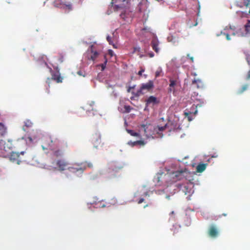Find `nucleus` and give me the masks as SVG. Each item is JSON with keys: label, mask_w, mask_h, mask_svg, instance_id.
<instances>
[{"label": "nucleus", "mask_w": 250, "mask_h": 250, "mask_svg": "<svg viewBox=\"0 0 250 250\" xmlns=\"http://www.w3.org/2000/svg\"><path fill=\"white\" fill-rule=\"evenodd\" d=\"M108 169H109V172H111V171L117 172L118 171V170L121 169V167H116L115 165L113 164L111 165V166H110V167H109Z\"/></svg>", "instance_id": "obj_17"}, {"label": "nucleus", "mask_w": 250, "mask_h": 250, "mask_svg": "<svg viewBox=\"0 0 250 250\" xmlns=\"http://www.w3.org/2000/svg\"><path fill=\"white\" fill-rule=\"evenodd\" d=\"M106 40L110 44H112L111 38L109 36L106 37Z\"/></svg>", "instance_id": "obj_28"}, {"label": "nucleus", "mask_w": 250, "mask_h": 250, "mask_svg": "<svg viewBox=\"0 0 250 250\" xmlns=\"http://www.w3.org/2000/svg\"><path fill=\"white\" fill-rule=\"evenodd\" d=\"M29 140H30V141H32V139H31V138L29 137Z\"/></svg>", "instance_id": "obj_49"}, {"label": "nucleus", "mask_w": 250, "mask_h": 250, "mask_svg": "<svg viewBox=\"0 0 250 250\" xmlns=\"http://www.w3.org/2000/svg\"><path fill=\"white\" fill-rule=\"evenodd\" d=\"M198 82H200V81L199 80H195V79H194V80H193L192 81V84H195V83H197Z\"/></svg>", "instance_id": "obj_37"}, {"label": "nucleus", "mask_w": 250, "mask_h": 250, "mask_svg": "<svg viewBox=\"0 0 250 250\" xmlns=\"http://www.w3.org/2000/svg\"><path fill=\"white\" fill-rule=\"evenodd\" d=\"M245 32L246 35L250 34V20H248L247 23L244 25Z\"/></svg>", "instance_id": "obj_15"}, {"label": "nucleus", "mask_w": 250, "mask_h": 250, "mask_svg": "<svg viewBox=\"0 0 250 250\" xmlns=\"http://www.w3.org/2000/svg\"><path fill=\"white\" fill-rule=\"evenodd\" d=\"M144 200H144V198H141V199H139V200L138 201V203L139 204H141L142 203H143V202L144 201Z\"/></svg>", "instance_id": "obj_39"}, {"label": "nucleus", "mask_w": 250, "mask_h": 250, "mask_svg": "<svg viewBox=\"0 0 250 250\" xmlns=\"http://www.w3.org/2000/svg\"><path fill=\"white\" fill-rule=\"evenodd\" d=\"M144 69H141V70H140L139 72H138V74L140 76H141L142 75V73L143 72H144Z\"/></svg>", "instance_id": "obj_38"}, {"label": "nucleus", "mask_w": 250, "mask_h": 250, "mask_svg": "<svg viewBox=\"0 0 250 250\" xmlns=\"http://www.w3.org/2000/svg\"><path fill=\"white\" fill-rule=\"evenodd\" d=\"M249 13L250 14V7L249 11Z\"/></svg>", "instance_id": "obj_50"}, {"label": "nucleus", "mask_w": 250, "mask_h": 250, "mask_svg": "<svg viewBox=\"0 0 250 250\" xmlns=\"http://www.w3.org/2000/svg\"><path fill=\"white\" fill-rule=\"evenodd\" d=\"M145 144L146 143L144 141L140 140L134 142L133 143V145L134 146L136 145H139L141 146H144L145 145Z\"/></svg>", "instance_id": "obj_23"}, {"label": "nucleus", "mask_w": 250, "mask_h": 250, "mask_svg": "<svg viewBox=\"0 0 250 250\" xmlns=\"http://www.w3.org/2000/svg\"><path fill=\"white\" fill-rule=\"evenodd\" d=\"M161 73V70H157L156 71V72H155V76L156 77H158L159 76H160V73Z\"/></svg>", "instance_id": "obj_33"}, {"label": "nucleus", "mask_w": 250, "mask_h": 250, "mask_svg": "<svg viewBox=\"0 0 250 250\" xmlns=\"http://www.w3.org/2000/svg\"><path fill=\"white\" fill-rule=\"evenodd\" d=\"M123 2H125L126 4H128L130 0H122Z\"/></svg>", "instance_id": "obj_41"}, {"label": "nucleus", "mask_w": 250, "mask_h": 250, "mask_svg": "<svg viewBox=\"0 0 250 250\" xmlns=\"http://www.w3.org/2000/svg\"><path fill=\"white\" fill-rule=\"evenodd\" d=\"M200 10V4L199 1H198V13H197L198 16H199Z\"/></svg>", "instance_id": "obj_34"}, {"label": "nucleus", "mask_w": 250, "mask_h": 250, "mask_svg": "<svg viewBox=\"0 0 250 250\" xmlns=\"http://www.w3.org/2000/svg\"><path fill=\"white\" fill-rule=\"evenodd\" d=\"M7 133V128L1 123H0V135L4 136Z\"/></svg>", "instance_id": "obj_14"}, {"label": "nucleus", "mask_w": 250, "mask_h": 250, "mask_svg": "<svg viewBox=\"0 0 250 250\" xmlns=\"http://www.w3.org/2000/svg\"><path fill=\"white\" fill-rule=\"evenodd\" d=\"M124 109H125V112L128 113L131 111V110L132 109V108L129 105H125Z\"/></svg>", "instance_id": "obj_24"}, {"label": "nucleus", "mask_w": 250, "mask_h": 250, "mask_svg": "<svg viewBox=\"0 0 250 250\" xmlns=\"http://www.w3.org/2000/svg\"><path fill=\"white\" fill-rule=\"evenodd\" d=\"M222 215H223V216H226L227 215V214H226L224 213V214H222Z\"/></svg>", "instance_id": "obj_48"}, {"label": "nucleus", "mask_w": 250, "mask_h": 250, "mask_svg": "<svg viewBox=\"0 0 250 250\" xmlns=\"http://www.w3.org/2000/svg\"><path fill=\"white\" fill-rule=\"evenodd\" d=\"M24 153L23 151L21 152L20 154L18 152H12L9 157L10 161L19 165L22 161V159L20 157V154L23 155Z\"/></svg>", "instance_id": "obj_2"}, {"label": "nucleus", "mask_w": 250, "mask_h": 250, "mask_svg": "<svg viewBox=\"0 0 250 250\" xmlns=\"http://www.w3.org/2000/svg\"><path fill=\"white\" fill-rule=\"evenodd\" d=\"M206 164H200L196 167V171L198 172L201 173L204 171L207 167Z\"/></svg>", "instance_id": "obj_13"}, {"label": "nucleus", "mask_w": 250, "mask_h": 250, "mask_svg": "<svg viewBox=\"0 0 250 250\" xmlns=\"http://www.w3.org/2000/svg\"><path fill=\"white\" fill-rule=\"evenodd\" d=\"M3 144V141L2 140H0V144Z\"/></svg>", "instance_id": "obj_46"}, {"label": "nucleus", "mask_w": 250, "mask_h": 250, "mask_svg": "<svg viewBox=\"0 0 250 250\" xmlns=\"http://www.w3.org/2000/svg\"><path fill=\"white\" fill-rule=\"evenodd\" d=\"M159 42L157 39H153L151 42V46L152 49L157 53L159 52Z\"/></svg>", "instance_id": "obj_11"}, {"label": "nucleus", "mask_w": 250, "mask_h": 250, "mask_svg": "<svg viewBox=\"0 0 250 250\" xmlns=\"http://www.w3.org/2000/svg\"><path fill=\"white\" fill-rule=\"evenodd\" d=\"M55 145L58 146V147L62 149L64 148V147H67L68 146L66 142L60 141L57 139H53L49 136H46L43 138L42 140V145L43 150L48 149H51Z\"/></svg>", "instance_id": "obj_1"}, {"label": "nucleus", "mask_w": 250, "mask_h": 250, "mask_svg": "<svg viewBox=\"0 0 250 250\" xmlns=\"http://www.w3.org/2000/svg\"><path fill=\"white\" fill-rule=\"evenodd\" d=\"M127 131L132 136H139V134L134 132L133 130L127 129Z\"/></svg>", "instance_id": "obj_21"}, {"label": "nucleus", "mask_w": 250, "mask_h": 250, "mask_svg": "<svg viewBox=\"0 0 250 250\" xmlns=\"http://www.w3.org/2000/svg\"><path fill=\"white\" fill-rule=\"evenodd\" d=\"M150 126V124H146L144 125L143 124L141 125L140 129L141 130H143L144 132V133L146 135L148 136L149 135H150V133L148 131V129L149 127Z\"/></svg>", "instance_id": "obj_12"}, {"label": "nucleus", "mask_w": 250, "mask_h": 250, "mask_svg": "<svg viewBox=\"0 0 250 250\" xmlns=\"http://www.w3.org/2000/svg\"><path fill=\"white\" fill-rule=\"evenodd\" d=\"M166 128V125L163 126H158V129L159 131H163Z\"/></svg>", "instance_id": "obj_30"}, {"label": "nucleus", "mask_w": 250, "mask_h": 250, "mask_svg": "<svg viewBox=\"0 0 250 250\" xmlns=\"http://www.w3.org/2000/svg\"><path fill=\"white\" fill-rule=\"evenodd\" d=\"M88 52H90L92 55L90 56V58H88L89 60H91L94 61L98 56L99 53L97 51L94 50V45H91L90 47V48L87 51Z\"/></svg>", "instance_id": "obj_9"}, {"label": "nucleus", "mask_w": 250, "mask_h": 250, "mask_svg": "<svg viewBox=\"0 0 250 250\" xmlns=\"http://www.w3.org/2000/svg\"><path fill=\"white\" fill-rule=\"evenodd\" d=\"M67 169L71 172H76L77 171H81L83 172L86 169L85 164H75L72 167H69Z\"/></svg>", "instance_id": "obj_3"}, {"label": "nucleus", "mask_w": 250, "mask_h": 250, "mask_svg": "<svg viewBox=\"0 0 250 250\" xmlns=\"http://www.w3.org/2000/svg\"><path fill=\"white\" fill-rule=\"evenodd\" d=\"M148 55L149 57H150V58H152L154 56V53L153 52L149 53L148 54Z\"/></svg>", "instance_id": "obj_40"}, {"label": "nucleus", "mask_w": 250, "mask_h": 250, "mask_svg": "<svg viewBox=\"0 0 250 250\" xmlns=\"http://www.w3.org/2000/svg\"><path fill=\"white\" fill-rule=\"evenodd\" d=\"M224 34L226 36V39L227 40H228V41L230 40V36L228 34L224 33Z\"/></svg>", "instance_id": "obj_36"}, {"label": "nucleus", "mask_w": 250, "mask_h": 250, "mask_svg": "<svg viewBox=\"0 0 250 250\" xmlns=\"http://www.w3.org/2000/svg\"><path fill=\"white\" fill-rule=\"evenodd\" d=\"M167 198L168 199H170V196H167Z\"/></svg>", "instance_id": "obj_47"}, {"label": "nucleus", "mask_w": 250, "mask_h": 250, "mask_svg": "<svg viewBox=\"0 0 250 250\" xmlns=\"http://www.w3.org/2000/svg\"><path fill=\"white\" fill-rule=\"evenodd\" d=\"M187 57L189 58L192 62H194V58L193 57H190L189 54H188L187 55Z\"/></svg>", "instance_id": "obj_35"}, {"label": "nucleus", "mask_w": 250, "mask_h": 250, "mask_svg": "<svg viewBox=\"0 0 250 250\" xmlns=\"http://www.w3.org/2000/svg\"><path fill=\"white\" fill-rule=\"evenodd\" d=\"M134 88V86L133 87H129L127 89V92H130L131 89Z\"/></svg>", "instance_id": "obj_42"}, {"label": "nucleus", "mask_w": 250, "mask_h": 250, "mask_svg": "<svg viewBox=\"0 0 250 250\" xmlns=\"http://www.w3.org/2000/svg\"><path fill=\"white\" fill-rule=\"evenodd\" d=\"M192 114V112L189 111L188 109H187L184 112V115H185V117L188 118V121H191L193 119V118L191 116V114Z\"/></svg>", "instance_id": "obj_16"}, {"label": "nucleus", "mask_w": 250, "mask_h": 250, "mask_svg": "<svg viewBox=\"0 0 250 250\" xmlns=\"http://www.w3.org/2000/svg\"><path fill=\"white\" fill-rule=\"evenodd\" d=\"M51 80L55 81L57 83H60L62 82L63 78L61 76L60 73L57 72L52 73L51 78H47L46 82L49 83Z\"/></svg>", "instance_id": "obj_7"}, {"label": "nucleus", "mask_w": 250, "mask_h": 250, "mask_svg": "<svg viewBox=\"0 0 250 250\" xmlns=\"http://www.w3.org/2000/svg\"><path fill=\"white\" fill-rule=\"evenodd\" d=\"M107 62V59H105V60L104 63L101 64L102 70H104L105 69Z\"/></svg>", "instance_id": "obj_27"}, {"label": "nucleus", "mask_w": 250, "mask_h": 250, "mask_svg": "<svg viewBox=\"0 0 250 250\" xmlns=\"http://www.w3.org/2000/svg\"><path fill=\"white\" fill-rule=\"evenodd\" d=\"M82 164H85L87 167L92 168L93 167V165L91 163L89 162H85V163H82Z\"/></svg>", "instance_id": "obj_25"}, {"label": "nucleus", "mask_w": 250, "mask_h": 250, "mask_svg": "<svg viewBox=\"0 0 250 250\" xmlns=\"http://www.w3.org/2000/svg\"><path fill=\"white\" fill-rule=\"evenodd\" d=\"M168 92L169 93L173 92L174 93L175 92V89L173 87H169L168 89Z\"/></svg>", "instance_id": "obj_29"}, {"label": "nucleus", "mask_w": 250, "mask_h": 250, "mask_svg": "<svg viewBox=\"0 0 250 250\" xmlns=\"http://www.w3.org/2000/svg\"><path fill=\"white\" fill-rule=\"evenodd\" d=\"M133 53H134L135 52H139L140 51V48L138 47H135L133 48Z\"/></svg>", "instance_id": "obj_31"}, {"label": "nucleus", "mask_w": 250, "mask_h": 250, "mask_svg": "<svg viewBox=\"0 0 250 250\" xmlns=\"http://www.w3.org/2000/svg\"><path fill=\"white\" fill-rule=\"evenodd\" d=\"M105 207V205L104 204L101 205V207L104 208Z\"/></svg>", "instance_id": "obj_45"}, {"label": "nucleus", "mask_w": 250, "mask_h": 250, "mask_svg": "<svg viewBox=\"0 0 250 250\" xmlns=\"http://www.w3.org/2000/svg\"><path fill=\"white\" fill-rule=\"evenodd\" d=\"M56 165L59 170L63 171L67 168L69 163L64 159H59L57 161Z\"/></svg>", "instance_id": "obj_4"}, {"label": "nucleus", "mask_w": 250, "mask_h": 250, "mask_svg": "<svg viewBox=\"0 0 250 250\" xmlns=\"http://www.w3.org/2000/svg\"><path fill=\"white\" fill-rule=\"evenodd\" d=\"M77 74L79 75H82V72L79 71L77 72Z\"/></svg>", "instance_id": "obj_44"}, {"label": "nucleus", "mask_w": 250, "mask_h": 250, "mask_svg": "<svg viewBox=\"0 0 250 250\" xmlns=\"http://www.w3.org/2000/svg\"><path fill=\"white\" fill-rule=\"evenodd\" d=\"M153 82L152 81H149L148 82L142 84L140 90L139 92H142L145 90L149 91L153 88Z\"/></svg>", "instance_id": "obj_8"}, {"label": "nucleus", "mask_w": 250, "mask_h": 250, "mask_svg": "<svg viewBox=\"0 0 250 250\" xmlns=\"http://www.w3.org/2000/svg\"><path fill=\"white\" fill-rule=\"evenodd\" d=\"M108 54H109L111 57H112V56H113L114 55V52H113V51L112 50H111V49L108 50Z\"/></svg>", "instance_id": "obj_32"}, {"label": "nucleus", "mask_w": 250, "mask_h": 250, "mask_svg": "<svg viewBox=\"0 0 250 250\" xmlns=\"http://www.w3.org/2000/svg\"><path fill=\"white\" fill-rule=\"evenodd\" d=\"M198 105V104L197 105H196L195 104H193L190 108V109L189 111H191V112H192V114L194 115H195L198 112V110L197 109Z\"/></svg>", "instance_id": "obj_18"}, {"label": "nucleus", "mask_w": 250, "mask_h": 250, "mask_svg": "<svg viewBox=\"0 0 250 250\" xmlns=\"http://www.w3.org/2000/svg\"><path fill=\"white\" fill-rule=\"evenodd\" d=\"M62 154V151L61 149H58L54 151V155L56 157L61 156Z\"/></svg>", "instance_id": "obj_20"}, {"label": "nucleus", "mask_w": 250, "mask_h": 250, "mask_svg": "<svg viewBox=\"0 0 250 250\" xmlns=\"http://www.w3.org/2000/svg\"><path fill=\"white\" fill-rule=\"evenodd\" d=\"M92 142L95 147L97 148L101 143V135L95 133L92 135Z\"/></svg>", "instance_id": "obj_6"}, {"label": "nucleus", "mask_w": 250, "mask_h": 250, "mask_svg": "<svg viewBox=\"0 0 250 250\" xmlns=\"http://www.w3.org/2000/svg\"><path fill=\"white\" fill-rule=\"evenodd\" d=\"M248 87V85L247 84H245V85H243L241 89L238 91V94L242 93L243 92H244L245 90H246L247 89Z\"/></svg>", "instance_id": "obj_22"}, {"label": "nucleus", "mask_w": 250, "mask_h": 250, "mask_svg": "<svg viewBox=\"0 0 250 250\" xmlns=\"http://www.w3.org/2000/svg\"><path fill=\"white\" fill-rule=\"evenodd\" d=\"M113 46L114 47H115V48L116 47L114 44H113Z\"/></svg>", "instance_id": "obj_51"}, {"label": "nucleus", "mask_w": 250, "mask_h": 250, "mask_svg": "<svg viewBox=\"0 0 250 250\" xmlns=\"http://www.w3.org/2000/svg\"><path fill=\"white\" fill-rule=\"evenodd\" d=\"M32 123L30 121H26L25 122V125L26 126V127H30L31 125H32Z\"/></svg>", "instance_id": "obj_26"}, {"label": "nucleus", "mask_w": 250, "mask_h": 250, "mask_svg": "<svg viewBox=\"0 0 250 250\" xmlns=\"http://www.w3.org/2000/svg\"><path fill=\"white\" fill-rule=\"evenodd\" d=\"M250 70L249 71L248 74V79H250Z\"/></svg>", "instance_id": "obj_43"}, {"label": "nucleus", "mask_w": 250, "mask_h": 250, "mask_svg": "<svg viewBox=\"0 0 250 250\" xmlns=\"http://www.w3.org/2000/svg\"><path fill=\"white\" fill-rule=\"evenodd\" d=\"M170 83H169V87H173V88H175L174 87L177 85L178 83V81L175 80L170 79L169 80Z\"/></svg>", "instance_id": "obj_19"}, {"label": "nucleus", "mask_w": 250, "mask_h": 250, "mask_svg": "<svg viewBox=\"0 0 250 250\" xmlns=\"http://www.w3.org/2000/svg\"><path fill=\"white\" fill-rule=\"evenodd\" d=\"M208 234L211 238H216L218 236L219 231L217 227L214 225H211L208 229Z\"/></svg>", "instance_id": "obj_5"}, {"label": "nucleus", "mask_w": 250, "mask_h": 250, "mask_svg": "<svg viewBox=\"0 0 250 250\" xmlns=\"http://www.w3.org/2000/svg\"><path fill=\"white\" fill-rule=\"evenodd\" d=\"M159 103V101L153 96L149 97L146 100V105L148 106L150 104L154 105Z\"/></svg>", "instance_id": "obj_10"}, {"label": "nucleus", "mask_w": 250, "mask_h": 250, "mask_svg": "<svg viewBox=\"0 0 250 250\" xmlns=\"http://www.w3.org/2000/svg\"><path fill=\"white\" fill-rule=\"evenodd\" d=\"M113 0H112V2H111V3H113Z\"/></svg>", "instance_id": "obj_52"}]
</instances>
